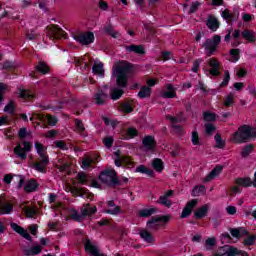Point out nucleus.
<instances>
[{
  "label": "nucleus",
  "instance_id": "1",
  "mask_svg": "<svg viewBox=\"0 0 256 256\" xmlns=\"http://www.w3.org/2000/svg\"><path fill=\"white\" fill-rule=\"evenodd\" d=\"M113 76L116 77V83L119 87H126L131 65L127 62H120L113 67Z\"/></svg>",
  "mask_w": 256,
  "mask_h": 256
},
{
  "label": "nucleus",
  "instance_id": "2",
  "mask_svg": "<svg viewBox=\"0 0 256 256\" xmlns=\"http://www.w3.org/2000/svg\"><path fill=\"white\" fill-rule=\"evenodd\" d=\"M256 138L255 128H251L248 125H243L238 128V131L232 134L231 141L233 143H245L250 139Z\"/></svg>",
  "mask_w": 256,
  "mask_h": 256
},
{
  "label": "nucleus",
  "instance_id": "3",
  "mask_svg": "<svg viewBox=\"0 0 256 256\" xmlns=\"http://www.w3.org/2000/svg\"><path fill=\"white\" fill-rule=\"evenodd\" d=\"M34 147L40 157V161L34 163V169L39 173H45V167L49 165V156H47V149L40 142H35Z\"/></svg>",
  "mask_w": 256,
  "mask_h": 256
},
{
  "label": "nucleus",
  "instance_id": "4",
  "mask_svg": "<svg viewBox=\"0 0 256 256\" xmlns=\"http://www.w3.org/2000/svg\"><path fill=\"white\" fill-rule=\"evenodd\" d=\"M241 39H245L246 41L253 43V41L256 40V35L253 33H234L232 35L227 34L225 36L224 41H226V43H229V41H232V45L234 47H237V45L241 43Z\"/></svg>",
  "mask_w": 256,
  "mask_h": 256
},
{
  "label": "nucleus",
  "instance_id": "5",
  "mask_svg": "<svg viewBox=\"0 0 256 256\" xmlns=\"http://www.w3.org/2000/svg\"><path fill=\"white\" fill-rule=\"evenodd\" d=\"M31 149H33V144L31 142L23 141L15 146L14 153L18 159L25 161V159H27V153L31 152Z\"/></svg>",
  "mask_w": 256,
  "mask_h": 256
},
{
  "label": "nucleus",
  "instance_id": "6",
  "mask_svg": "<svg viewBox=\"0 0 256 256\" xmlns=\"http://www.w3.org/2000/svg\"><path fill=\"white\" fill-rule=\"evenodd\" d=\"M95 213H97V207L95 206H91L89 204H85L81 211L80 214L78 212H74L72 213V219H75V221H81V219H83V217H91V215H95Z\"/></svg>",
  "mask_w": 256,
  "mask_h": 256
},
{
  "label": "nucleus",
  "instance_id": "7",
  "mask_svg": "<svg viewBox=\"0 0 256 256\" xmlns=\"http://www.w3.org/2000/svg\"><path fill=\"white\" fill-rule=\"evenodd\" d=\"M219 43H221V36L215 35L213 39H207L204 43V48L209 57L214 55L219 47Z\"/></svg>",
  "mask_w": 256,
  "mask_h": 256
},
{
  "label": "nucleus",
  "instance_id": "8",
  "mask_svg": "<svg viewBox=\"0 0 256 256\" xmlns=\"http://www.w3.org/2000/svg\"><path fill=\"white\" fill-rule=\"evenodd\" d=\"M72 37L80 45H91L95 41V35L93 33H72Z\"/></svg>",
  "mask_w": 256,
  "mask_h": 256
},
{
  "label": "nucleus",
  "instance_id": "9",
  "mask_svg": "<svg viewBox=\"0 0 256 256\" xmlns=\"http://www.w3.org/2000/svg\"><path fill=\"white\" fill-rule=\"evenodd\" d=\"M171 219V216H156L147 222L148 229H159L163 227L167 221Z\"/></svg>",
  "mask_w": 256,
  "mask_h": 256
},
{
  "label": "nucleus",
  "instance_id": "10",
  "mask_svg": "<svg viewBox=\"0 0 256 256\" xmlns=\"http://www.w3.org/2000/svg\"><path fill=\"white\" fill-rule=\"evenodd\" d=\"M116 175H117V172H115V169L107 168L106 170L101 172V174L99 175V179L100 181H102V183H106V185H111Z\"/></svg>",
  "mask_w": 256,
  "mask_h": 256
},
{
  "label": "nucleus",
  "instance_id": "11",
  "mask_svg": "<svg viewBox=\"0 0 256 256\" xmlns=\"http://www.w3.org/2000/svg\"><path fill=\"white\" fill-rule=\"evenodd\" d=\"M84 247H85L86 253H88L89 255L103 256V253L99 249V246L97 245V243L91 240H86Z\"/></svg>",
  "mask_w": 256,
  "mask_h": 256
},
{
  "label": "nucleus",
  "instance_id": "12",
  "mask_svg": "<svg viewBox=\"0 0 256 256\" xmlns=\"http://www.w3.org/2000/svg\"><path fill=\"white\" fill-rule=\"evenodd\" d=\"M177 115L175 116H167L168 121H171L172 123V127H173V131H175L176 133H178V135H182L183 134V128H181V126L177 125V123H181L182 121H185V117Z\"/></svg>",
  "mask_w": 256,
  "mask_h": 256
},
{
  "label": "nucleus",
  "instance_id": "13",
  "mask_svg": "<svg viewBox=\"0 0 256 256\" xmlns=\"http://www.w3.org/2000/svg\"><path fill=\"white\" fill-rule=\"evenodd\" d=\"M219 256H236V255H241V251L239 249L226 245L222 246L218 249L217 251Z\"/></svg>",
  "mask_w": 256,
  "mask_h": 256
},
{
  "label": "nucleus",
  "instance_id": "14",
  "mask_svg": "<svg viewBox=\"0 0 256 256\" xmlns=\"http://www.w3.org/2000/svg\"><path fill=\"white\" fill-rule=\"evenodd\" d=\"M143 151L146 153H155V138L153 136H145L142 140Z\"/></svg>",
  "mask_w": 256,
  "mask_h": 256
},
{
  "label": "nucleus",
  "instance_id": "15",
  "mask_svg": "<svg viewBox=\"0 0 256 256\" xmlns=\"http://www.w3.org/2000/svg\"><path fill=\"white\" fill-rule=\"evenodd\" d=\"M173 190H168L163 195L159 197L157 203L159 205H163V207H167L168 209L173 205V201H171V197H173Z\"/></svg>",
  "mask_w": 256,
  "mask_h": 256
},
{
  "label": "nucleus",
  "instance_id": "16",
  "mask_svg": "<svg viewBox=\"0 0 256 256\" xmlns=\"http://www.w3.org/2000/svg\"><path fill=\"white\" fill-rule=\"evenodd\" d=\"M197 203H199V201L197 199H193V200H190L189 202H187L186 206L182 210L180 218L187 219V217H189V215H191V213H193V209H195V207H197Z\"/></svg>",
  "mask_w": 256,
  "mask_h": 256
},
{
  "label": "nucleus",
  "instance_id": "17",
  "mask_svg": "<svg viewBox=\"0 0 256 256\" xmlns=\"http://www.w3.org/2000/svg\"><path fill=\"white\" fill-rule=\"evenodd\" d=\"M77 180L81 185H90V187H95L96 189H99L100 185L97 180H92L89 184V176L87 174L80 172L77 174Z\"/></svg>",
  "mask_w": 256,
  "mask_h": 256
},
{
  "label": "nucleus",
  "instance_id": "18",
  "mask_svg": "<svg viewBox=\"0 0 256 256\" xmlns=\"http://www.w3.org/2000/svg\"><path fill=\"white\" fill-rule=\"evenodd\" d=\"M114 163L116 167H123V165H133V160L127 156H121L119 152L114 153Z\"/></svg>",
  "mask_w": 256,
  "mask_h": 256
},
{
  "label": "nucleus",
  "instance_id": "19",
  "mask_svg": "<svg viewBox=\"0 0 256 256\" xmlns=\"http://www.w3.org/2000/svg\"><path fill=\"white\" fill-rule=\"evenodd\" d=\"M161 97H163V99H173L177 97L175 87L171 84H166L164 90L161 92Z\"/></svg>",
  "mask_w": 256,
  "mask_h": 256
},
{
  "label": "nucleus",
  "instance_id": "20",
  "mask_svg": "<svg viewBox=\"0 0 256 256\" xmlns=\"http://www.w3.org/2000/svg\"><path fill=\"white\" fill-rule=\"evenodd\" d=\"M207 63L210 67V75L217 77L219 75V69H220L219 61L215 58H210L207 61Z\"/></svg>",
  "mask_w": 256,
  "mask_h": 256
},
{
  "label": "nucleus",
  "instance_id": "21",
  "mask_svg": "<svg viewBox=\"0 0 256 256\" xmlns=\"http://www.w3.org/2000/svg\"><path fill=\"white\" fill-rule=\"evenodd\" d=\"M219 25V20L217 19V17H215V15H208L206 26L208 27V29H210V31H217L219 29Z\"/></svg>",
  "mask_w": 256,
  "mask_h": 256
},
{
  "label": "nucleus",
  "instance_id": "22",
  "mask_svg": "<svg viewBox=\"0 0 256 256\" xmlns=\"http://www.w3.org/2000/svg\"><path fill=\"white\" fill-rule=\"evenodd\" d=\"M209 209H211V206L209 204H205L202 207L198 208L194 212V217L196 219H203L204 217H207V213H209Z\"/></svg>",
  "mask_w": 256,
  "mask_h": 256
},
{
  "label": "nucleus",
  "instance_id": "23",
  "mask_svg": "<svg viewBox=\"0 0 256 256\" xmlns=\"http://www.w3.org/2000/svg\"><path fill=\"white\" fill-rule=\"evenodd\" d=\"M11 227L13 231H15L16 233H19V235L24 237V239H27V241H31V235L23 227L17 225L16 223H12Z\"/></svg>",
  "mask_w": 256,
  "mask_h": 256
},
{
  "label": "nucleus",
  "instance_id": "24",
  "mask_svg": "<svg viewBox=\"0 0 256 256\" xmlns=\"http://www.w3.org/2000/svg\"><path fill=\"white\" fill-rule=\"evenodd\" d=\"M221 171H223V167L216 166L205 178L204 183H209V181H213L215 177H219L221 174Z\"/></svg>",
  "mask_w": 256,
  "mask_h": 256
},
{
  "label": "nucleus",
  "instance_id": "25",
  "mask_svg": "<svg viewBox=\"0 0 256 256\" xmlns=\"http://www.w3.org/2000/svg\"><path fill=\"white\" fill-rule=\"evenodd\" d=\"M222 18L227 23H229V25H231V23H233V21H236L237 16L235 15V13L231 12V10L226 8L224 11H222Z\"/></svg>",
  "mask_w": 256,
  "mask_h": 256
},
{
  "label": "nucleus",
  "instance_id": "26",
  "mask_svg": "<svg viewBox=\"0 0 256 256\" xmlns=\"http://www.w3.org/2000/svg\"><path fill=\"white\" fill-rule=\"evenodd\" d=\"M92 71L94 75H99L100 77H103V74L105 73V70L103 69V62L95 60Z\"/></svg>",
  "mask_w": 256,
  "mask_h": 256
},
{
  "label": "nucleus",
  "instance_id": "27",
  "mask_svg": "<svg viewBox=\"0 0 256 256\" xmlns=\"http://www.w3.org/2000/svg\"><path fill=\"white\" fill-rule=\"evenodd\" d=\"M126 51L130 53H137L138 55H145V48L141 45H130L125 47Z\"/></svg>",
  "mask_w": 256,
  "mask_h": 256
},
{
  "label": "nucleus",
  "instance_id": "28",
  "mask_svg": "<svg viewBox=\"0 0 256 256\" xmlns=\"http://www.w3.org/2000/svg\"><path fill=\"white\" fill-rule=\"evenodd\" d=\"M107 206L109 207V209L105 210V213H109L110 215H119V213H121V209L119 208V206L115 205V202L108 201Z\"/></svg>",
  "mask_w": 256,
  "mask_h": 256
},
{
  "label": "nucleus",
  "instance_id": "29",
  "mask_svg": "<svg viewBox=\"0 0 256 256\" xmlns=\"http://www.w3.org/2000/svg\"><path fill=\"white\" fill-rule=\"evenodd\" d=\"M12 212H13V205H11L9 202L0 203L1 215H9Z\"/></svg>",
  "mask_w": 256,
  "mask_h": 256
},
{
  "label": "nucleus",
  "instance_id": "30",
  "mask_svg": "<svg viewBox=\"0 0 256 256\" xmlns=\"http://www.w3.org/2000/svg\"><path fill=\"white\" fill-rule=\"evenodd\" d=\"M39 187V184H37V181L35 180H28L24 185V190L28 193H31L33 191H37V188Z\"/></svg>",
  "mask_w": 256,
  "mask_h": 256
},
{
  "label": "nucleus",
  "instance_id": "31",
  "mask_svg": "<svg viewBox=\"0 0 256 256\" xmlns=\"http://www.w3.org/2000/svg\"><path fill=\"white\" fill-rule=\"evenodd\" d=\"M18 137L19 139H33V133L30 130H27V128L23 127L19 129Z\"/></svg>",
  "mask_w": 256,
  "mask_h": 256
},
{
  "label": "nucleus",
  "instance_id": "32",
  "mask_svg": "<svg viewBox=\"0 0 256 256\" xmlns=\"http://www.w3.org/2000/svg\"><path fill=\"white\" fill-rule=\"evenodd\" d=\"M37 117L40 121H47L52 126L57 125V119L55 116L38 114Z\"/></svg>",
  "mask_w": 256,
  "mask_h": 256
},
{
  "label": "nucleus",
  "instance_id": "33",
  "mask_svg": "<svg viewBox=\"0 0 256 256\" xmlns=\"http://www.w3.org/2000/svg\"><path fill=\"white\" fill-rule=\"evenodd\" d=\"M230 233L232 237H236V239H239L244 235H247V230H245V228H235V229H232Z\"/></svg>",
  "mask_w": 256,
  "mask_h": 256
},
{
  "label": "nucleus",
  "instance_id": "34",
  "mask_svg": "<svg viewBox=\"0 0 256 256\" xmlns=\"http://www.w3.org/2000/svg\"><path fill=\"white\" fill-rule=\"evenodd\" d=\"M105 89H107V88H104L100 92L96 93L95 101H96L97 105H103V103H105V97H107V94H105Z\"/></svg>",
  "mask_w": 256,
  "mask_h": 256
},
{
  "label": "nucleus",
  "instance_id": "35",
  "mask_svg": "<svg viewBox=\"0 0 256 256\" xmlns=\"http://www.w3.org/2000/svg\"><path fill=\"white\" fill-rule=\"evenodd\" d=\"M110 95L113 101H117V99H119L121 95H123V89L114 87L111 89Z\"/></svg>",
  "mask_w": 256,
  "mask_h": 256
},
{
  "label": "nucleus",
  "instance_id": "36",
  "mask_svg": "<svg viewBox=\"0 0 256 256\" xmlns=\"http://www.w3.org/2000/svg\"><path fill=\"white\" fill-rule=\"evenodd\" d=\"M154 213H157V208H145L139 211L140 217H151Z\"/></svg>",
  "mask_w": 256,
  "mask_h": 256
},
{
  "label": "nucleus",
  "instance_id": "37",
  "mask_svg": "<svg viewBox=\"0 0 256 256\" xmlns=\"http://www.w3.org/2000/svg\"><path fill=\"white\" fill-rule=\"evenodd\" d=\"M43 251V247L39 244L32 246L30 249L26 250V255H39Z\"/></svg>",
  "mask_w": 256,
  "mask_h": 256
},
{
  "label": "nucleus",
  "instance_id": "38",
  "mask_svg": "<svg viewBox=\"0 0 256 256\" xmlns=\"http://www.w3.org/2000/svg\"><path fill=\"white\" fill-rule=\"evenodd\" d=\"M140 237L146 242V243H153V235L149 233L147 230H141L140 231Z\"/></svg>",
  "mask_w": 256,
  "mask_h": 256
},
{
  "label": "nucleus",
  "instance_id": "39",
  "mask_svg": "<svg viewBox=\"0 0 256 256\" xmlns=\"http://www.w3.org/2000/svg\"><path fill=\"white\" fill-rule=\"evenodd\" d=\"M138 97H140V99L151 97V88L147 86L142 87L138 93Z\"/></svg>",
  "mask_w": 256,
  "mask_h": 256
},
{
  "label": "nucleus",
  "instance_id": "40",
  "mask_svg": "<svg viewBox=\"0 0 256 256\" xmlns=\"http://www.w3.org/2000/svg\"><path fill=\"white\" fill-rule=\"evenodd\" d=\"M237 185H241L242 187H251L253 185V181L251 178H238L236 180Z\"/></svg>",
  "mask_w": 256,
  "mask_h": 256
},
{
  "label": "nucleus",
  "instance_id": "41",
  "mask_svg": "<svg viewBox=\"0 0 256 256\" xmlns=\"http://www.w3.org/2000/svg\"><path fill=\"white\" fill-rule=\"evenodd\" d=\"M152 167L157 171L158 173H161L163 171V161L159 158H156L152 161Z\"/></svg>",
  "mask_w": 256,
  "mask_h": 256
},
{
  "label": "nucleus",
  "instance_id": "42",
  "mask_svg": "<svg viewBox=\"0 0 256 256\" xmlns=\"http://www.w3.org/2000/svg\"><path fill=\"white\" fill-rule=\"evenodd\" d=\"M46 31L48 33H65V31H63V29H61V27L56 24H50L49 26H47Z\"/></svg>",
  "mask_w": 256,
  "mask_h": 256
},
{
  "label": "nucleus",
  "instance_id": "43",
  "mask_svg": "<svg viewBox=\"0 0 256 256\" xmlns=\"http://www.w3.org/2000/svg\"><path fill=\"white\" fill-rule=\"evenodd\" d=\"M205 191H206L205 186L203 185L196 186L192 190V196L199 197V195H204Z\"/></svg>",
  "mask_w": 256,
  "mask_h": 256
},
{
  "label": "nucleus",
  "instance_id": "44",
  "mask_svg": "<svg viewBox=\"0 0 256 256\" xmlns=\"http://www.w3.org/2000/svg\"><path fill=\"white\" fill-rule=\"evenodd\" d=\"M23 211L29 219H33V217L37 215V211L35 210V208L29 207V206H25L23 208Z\"/></svg>",
  "mask_w": 256,
  "mask_h": 256
},
{
  "label": "nucleus",
  "instance_id": "45",
  "mask_svg": "<svg viewBox=\"0 0 256 256\" xmlns=\"http://www.w3.org/2000/svg\"><path fill=\"white\" fill-rule=\"evenodd\" d=\"M36 70L39 73H42L43 75L49 73V66H47V64L45 62H40L37 66H36Z\"/></svg>",
  "mask_w": 256,
  "mask_h": 256
},
{
  "label": "nucleus",
  "instance_id": "46",
  "mask_svg": "<svg viewBox=\"0 0 256 256\" xmlns=\"http://www.w3.org/2000/svg\"><path fill=\"white\" fill-rule=\"evenodd\" d=\"M78 195L79 197H83V199H91L93 197V194L85 188L78 189Z\"/></svg>",
  "mask_w": 256,
  "mask_h": 256
},
{
  "label": "nucleus",
  "instance_id": "47",
  "mask_svg": "<svg viewBox=\"0 0 256 256\" xmlns=\"http://www.w3.org/2000/svg\"><path fill=\"white\" fill-rule=\"evenodd\" d=\"M136 173H145L148 177H153V170L147 169V167L140 165L136 168Z\"/></svg>",
  "mask_w": 256,
  "mask_h": 256
},
{
  "label": "nucleus",
  "instance_id": "48",
  "mask_svg": "<svg viewBox=\"0 0 256 256\" xmlns=\"http://www.w3.org/2000/svg\"><path fill=\"white\" fill-rule=\"evenodd\" d=\"M18 97L21 99H33V94L29 90H19Z\"/></svg>",
  "mask_w": 256,
  "mask_h": 256
},
{
  "label": "nucleus",
  "instance_id": "49",
  "mask_svg": "<svg viewBox=\"0 0 256 256\" xmlns=\"http://www.w3.org/2000/svg\"><path fill=\"white\" fill-rule=\"evenodd\" d=\"M47 37L50 40H55V39H67V34H63V33H48Z\"/></svg>",
  "mask_w": 256,
  "mask_h": 256
},
{
  "label": "nucleus",
  "instance_id": "50",
  "mask_svg": "<svg viewBox=\"0 0 256 256\" xmlns=\"http://www.w3.org/2000/svg\"><path fill=\"white\" fill-rule=\"evenodd\" d=\"M230 61L232 63H237V61H239V50L237 49L230 50Z\"/></svg>",
  "mask_w": 256,
  "mask_h": 256
},
{
  "label": "nucleus",
  "instance_id": "51",
  "mask_svg": "<svg viewBox=\"0 0 256 256\" xmlns=\"http://www.w3.org/2000/svg\"><path fill=\"white\" fill-rule=\"evenodd\" d=\"M54 145L57 149H61V151H67L69 149V146L63 140L55 141Z\"/></svg>",
  "mask_w": 256,
  "mask_h": 256
},
{
  "label": "nucleus",
  "instance_id": "52",
  "mask_svg": "<svg viewBox=\"0 0 256 256\" xmlns=\"http://www.w3.org/2000/svg\"><path fill=\"white\" fill-rule=\"evenodd\" d=\"M234 99H235V95H233V94L227 95L224 98V102H223L224 107H231V105L233 104Z\"/></svg>",
  "mask_w": 256,
  "mask_h": 256
},
{
  "label": "nucleus",
  "instance_id": "53",
  "mask_svg": "<svg viewBox=\"0 0 256 256\" xmlns=\"http://www.w3.org/2000/svg\"><path fill=\"white\" fill-rule=\"evenodd\" d=\"M191 141L193 145H201V140L199 139V133H197V131L192 132Z\"/></svg>",
  "mask_w": 256,
  "mask_h": 256
},
{
  "label": "nucleus",
  "instance_id": "54",
  "mask_svg": "<svg viewBox=\"0 0 256 256\" xmlns=\"http://www.w3.org/2000/svg\"><path fill=\"white\" fill-rule=\"evenodd\" d=\"M5 113H9L10 115H13L15 111V103L14 102H9L5 108H4Z\"/></svg>",
  "mask_w": 256,
  "mask_h": 256
},
{
  "label": "nucleus",
  "instance_id": "55",
  "mask_svg": "<svg viewBox=\"0 0 256 256\" xmlns=\"http://www.w3.org/2000/svg\"><path fill=\"white\" fill-rule=\"evenodd\" d=\"M251 151H253V145L249 144L245 146L241 152L242 157H248Z\"/></svg>",
  "mask_w": 256,
  "mask_h": 256
},
{
  "label": "nucleus",
  "instance_id": "56",
  "mask_svg": "<svg viewBox=\"0 0 256 256\" xmlns=\"http://www.w3.org/2000/svg\"><path fill=\"white\" fill-rule=\"evenodd\" d=\"M138 131L134 127H130L127 129L128 139H133V137H137Z\"/></svg>",
  "mask_w": 256,
  "mask_h": 256
},
{
  "label": "nucleus",
  "instance_id": "57",
  "mask_svg": "<svg viewBox=\"0 0 256 256\" xmlns=\"http://www.w3.org/2000/svg\"><path fill=\"white\" fill-rule=\"evenodd\" d=\"M230 79H231V76L229 75V71H225L224 79H223L222 83L220 84L221 87H227V85H229Z\"/></svg>",
  "mask_w": 256,
  "mask_h": 256
},
{
  "label": "nucleus",
  "instance_id": "58",
  "mask_svg": "<svg viewBox=\"0 0 256 256\" xmlns=\"http://www.w3.org/2000/svg\"><path fill=\"white\" fill-rule=\"evenodd\" d=\"M120 109L123 113H131V111H133V107H131V104L129 103L122 104Z\"/></svg>",
  "mask_w": 256,
  "mask_h": 256
},
{
  "label": "nucleus",
  "instance_id": "59",
  "mask_svg": "<svg viewBox=\"0 0 256 256\" xmlns=\"http://www.w3.org/2000/svg\"><path fill=\"white\" fill-rule=\"evenodd\" d=\"M103 143L105 147H107V149H111L113 145V137L107 136L106 138H104Z\"/></svg>",
  "mask_w": 256,
  "mask_h": 256
},
{
  "label": "nucleus",
  "instance_id": "60",
  "mask_svg": "<svg viewBox=\"0 0 256 256\" xmlns=\"http://www.w3.org/2000/svg\"><path fill=\"white\" fill-rule=\"evenodd\" d=\"M91 163H93V160L89 159V158H84L82 160V169H89V167H91Z\"/></svg>",
  "mask_w": 256,
  "mask_h": 256
},
{
  "label": "nucleus",
  "instance_id": "61",
  "mask_svg": "<svg viewBox=\"0 0 256 256\" xmlns=\"http://www.w3.org/2000/svg\"><path fill=\"white\" fill-rule=\"evenodd\" d=\"M71 164L67 162L65 159H60L59 160V166L62 171H66V169L70 166Z\"/></svg>",
  "mask_w": 256,
  "mask_h": 256
},
{
  "label": "nucleus",
  "instance_id": "62",
  "mask_svg": "<svg viewBox=\"0 0 256 256\" xmlns=\"http://www.w3.org/2000/svg\"><path fill=\"white\" fill-rule=\"evenodd\" d=\"M215 119H216L215 113H211V112H205L204 113V120L205 121H215Z\"/></svg>",
  "mask_w": 256,
  "mask_h": 256
},
{
  "label": "nucleus",
  "instance_id": "63",
  "mask_svg": "<svg viewBox=\"0 0 256 256\" xmlns=\"http://www.w3.org/2000/svg\"><path fill=\"white\" fill-rule=\"evenodd\" d=\"M201 63H203L202 59H198L193 62V67H192L193 73H197V71H199V67H200Z\"/></svg>",
  "mask_w": 256,
  "mask_h": 256
},
{
  "label": "nucleus",
  "instance_id": "64",
  "mask_svg": "<svg viewBox=\"0 0 256 256\" xmlns=\"http://www.w3.org/2000/svg\"><path fill=\"white\" fill-rule=\"evenodd\" d=\"M215 246V240L214 238H208L206 240V249L209 251V249H211L212 247Z\"/></svg>",
  "mask_w": 256,
  "mask_h": 256
}]
</instances>
